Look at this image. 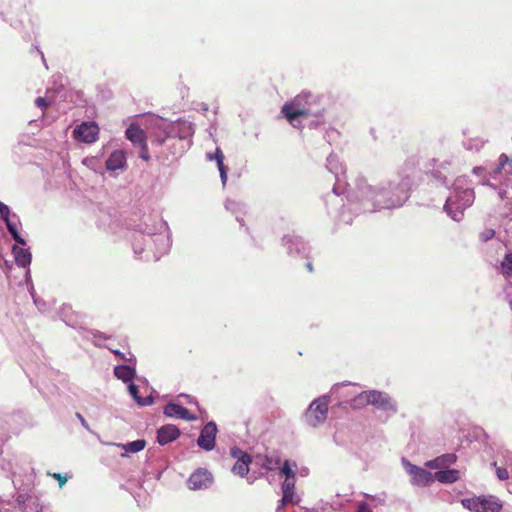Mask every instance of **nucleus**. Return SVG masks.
<instances>
[{
	"mask_svg": "<svg viewBox=\"0 0 512 512\" xmlns=\"http://www.w3.org/2000/svg\"><path fill=\"white\" fill-rule=\"evenodd\" d=\"M164 416L172 419H181L186 421H195L197 417L191 414L187 408L181 404L170 401L163 408Z\"/></svg>",
	"mask_w": 512,
	"mask_h": 512,
	"instance_id": "16",
	"label": "nucleus"
},
{
	"mask_svg": "<svg viewBox=\"0 0 512 512\" xmlns=\"http://www.w3.org/2000/svg\"><path fill=\"white\" fill-rule=\"evenodd\" d=\"M29 292H30V295H31V297L33 299V302L36 305V307L38 308V310L40 312H45L47 310V304H46V302L44 300H42L41 298L36 296L35 290H34V287H33L32 284L29 287Z\"/></svg>",
	"mask_w": 512,
	"mask_h": 512,
	"instance_id": "34",
	"label": "nucleus"
},
{
	"mask_svg": "<svg viewBox=\"0 0 512 512\" xmlns=\"http://www.w3.org/2000/svg\"><path fill=\"white\" fill-rule=\"evenodd\" d=\"M481 496L461 499L462 506L471 512H481Z\"/></svg>",
	"mask_w": 512,
	"mask_h": 512,
	"instance_id": "29",
	"label": "nucleus"
},
{
	"mask_svg": "<svg viewBox=\"0 0 512 512\" xmlns=\"http://www.w3.org/2000/svg\"><path fill=\"white\" fill-rule=\"evenodd\" d=\"M308 474V469L307 468H303L301 471H300V475L301 476H306Z\"/></svg>",
	"mask_w": 512,
	"mask_h": 512,
	"instance_id": "57",
	"label": "nucleus"
},
{
	"mask_svg": "<svg viewBox=\"0 0 512 512\" xmlns=\"http://www.w3.org/2000/svg\"><path fill=\"white\" fill-rule=\"evenodd\" d=\"M466 176L455 179L452 191L447 197L444 210L454 221L459 222L463 218L464 211L470 207L475 200L473 188L469 186Z\"/></svg>",
	"mask_w": 512,
	"mask_h": 512,
	"instance_id": "4",
	"label": "nucleus"
},
{
	"mask_svg": "<svg viewBox=\"0 0 512 512\" xmlns=\"http://www.w3.org/2000/svg\"><path fill=\"white\" fill-rule=\"evenodd\" d=\"M505 176H512V162L510 164H507L505 172Z\"/></svg>",
	"mask_w": 512,
	"mask_h": 512,
	"instance_id": "52",
	"label": "nucleus"
},
{
	"mask_svg": "<svg viewBox=\"0 0 512 512\" xmlns=\"http://www.w3.org/2000/svg\"><path fill=\"white\" fill-rule=\"evenodd\" d=\"M356 405H373L379 410L396 413L397 407L393 399L385 392L369 390L361 392L354 398Z\"/></svg>",
	"mask_w": 512,
	"mask_h": 512,
	"instance_id": "5",
	"label": "nucleus"
},
{
	"mask_svg": "<svg viewBox=\"0 0 512 512\" xmlns=\"http://www.w3.org/2000/svg\"><path fill=\"white\" fill-rule=\"evenodd\" d=\"M356 512H372L366 502H360L357 506Z\"/></svg>",
	"mask_w": 512,
	"mask_h": 512,
	"instance_id": "50",
	"label": "nucleus"
},
{
	"mask_svg": "<svg viewBox=\"0 0 512 512\" xmlns=\"http://www.w3.org/2000/svg\"><path fill=\"white\" fill-rule=\"evenodd\" d=\"M179 397L185 398L187 404L198 406L197 400L194 397H192L191 395L182 393L179 395Z\"/></svg>",
	"mask_w": 512,
	"mask_h": 512,
	"instance_id": "49",
	"label": "nucleus"
},
{
	"mask_svg": "<svg viewBox=\"0 0 512 512\" xmlns=\"http://www.w3.org/2000/svg\"><path fill=\"white\" fill-rule=\"evenodd\" d=\"M512 162V157L502 153L499 158L497 164L491 168L487 174L485 175V179L480 181V184L489 186L491 188H496V183H502V181H506L507 178L504 174L507 164Z\"/></svg>",
	"mask_w": 512,
	"mask_h": 512,
	"instance_id": "10",
	"label": "nucleus"
},
{
	"mask_svg": "<svg viewBox=\"0 0 512 512\" xmlns=\"http://www.w3.org/2000/svg\"><path fill=\"white\" fill-rule=\"evenodd\" d=\"M425 465L431 469H439L440 467H442L439 457L427 461Z\"/></svg>",
	"mask_w": 512,
	"mask_h": 512,
	"instance_id": "44",
	"label": "nucleus"
},
{
	"mask_svg": "<svg viewBox=\"0 0 512 512\" xmlns=\"http://www.w3.org/2000/svg\"><path fill=\"white\" fill-rule=\"evenodd\" d=\"M76 417L77 419L80 421V424L82 425V427L87 430L88 432H92L88 422L85 420V418L83 417V415L79 412L76 413Z\"/></svg>",
	"mask_w": 512,
	"mask_h": 512,
	"instance_id": "45",
	"label": "nucleus"
},
{
	"mask_svg": "<svg viewBox=\"0 0 512 512\" xmlns=\"http://www.w3.org/2000/svg\"><path fill=\"white\" fill-rule=\"evenodd\" d=\"M126 138L133 143L134 146H143L146 141L145 132L143 129L135 124H130L125 131Z\"/></svg>",
	"mask_w": 512,
	"mask_h": 512,
	"instance_id": "20",
	"label": "nucleus"
},
{
	"mask_svg": "<svg viewBox=\"0 0 512 512\" xmlns=\"http://www.w3.org/2000/svg\"><path fill=\"white\" fill-rule=\"evenodd\" d=\"M281 242L289 256L300 259L308 257L310 248L302 237L295 234H287L282 237Z\"/></svg>",
	"mask_w": 512,
	"mask_h": 512,
	"instance_id": "8",
	"label": "nucleus"
},
{
	"mask_svg": "<svg viewBox=\"0 0 512 512\" xmlns=\"http://www.w3.org/2000/svg\"><path fill=\"white\" fill-rule=\"evenodd\" d=\"M218 433L217 425L214 421L206 423L198 436L197 445L205 451H212L216 445V436Z\"/></svg>",
	"mask_w": 512,
	"mask_h": 512,
	"instance_id": "12",
	"label": "nucleus"
},
{
	"mask_svg": "<svg viewBox=\"0 0 512 512\" xmlns=\"http://www.w3.org/2000/svg\"><path fill=\"white\" fill-rule=\"evenodd\" d=\"M20 244H15L12 246L11 252L13 254L15 263L17 266L22 268L30 267L32 262V253L29 248H25L24 246L20 247Z\"/></svg>",
	"mask_w": 512,
	"mask_h": 512,
	"instance_id": "19",
	"label": "nucleus"
},
{
	"mask_svg": "<svg viewBox=\"0 0 512 512\" xmlns=\"http://www.w3.org/2000/svg\"><path fill=\"white\" fill-rule=\"evenodd\" d=\"M99 126L95 121H84L73 130V138L82 143L91 144L98 140Z\"/></svg>",
	"mask_w": 512,
	"mask_h": 512,
	"instance_id": "11",
	"label": "nucleus"
},
{
	"mask_svg": "<svg viewBox=\"0 0 512 512\" xmlns=\"http://www.w3.org/2000/svg\"><path fill=\"white\" fill-rule=\"evenodd\" d=\"M206 157L210 161H216L220 174L222 185L225 186L227 182V167L224 165V154L220 148H216L214 153H207Z\"/></svg>",
	"mask_w": 512,
	"mask_h": 512,
	"instance_id": "22",
	"label": "nucleus"
},
{
	"mask_svg": "<svg viewBox=\"0 0 512 512\" xmlns=\"http://www.w3.org/2000/svg\"><path fill=\"white\" fill-rule=\"evenodd\" d=\"M181 435L180 429L174 424H165L156 431V442L165 446L177 440Z\"/></svg>",
	"mask_w": 512,
	"mask_h": 512,
	"instance_id": "17",
	"label": "nucleus"
},
{
	"mask_svg": "<svg viewBox=\"0 0 512 512\" xmlns=\"http://www.w3.org/2000/svg\"><path fill=\"white\" fill-rule=\"evenodd\" d=\"M323 96L303 92L283 105L281 112L294 128H316L324 123Z\"/></svg>",
	"mask_w": 512,
	"mask_h": 512,
	"instance_id": "3",
	"label": "nucleus"
},
{
	"mask_svg": "<svg viewBox=\"0 0 512 512\" xmlns=\"http://www.w3.org/2000/svg\"><path fill=\"white\" fill-rule=\"evenodd\" d=\"M25 269H26L25 279H26L27 282H29L31 280L30 269H29V267L25 268Z\"/></svg>",
	"mask_w": 512,
	"mask_h": 512,
	"instance_id": "55",
	"label": "nucleus"
},
{
	"mask_svg": "<svg viewBox=\"0 0 512 512\" xmlns=\"http://www.w3.org/2000/svg\"><path fill=\"white\" fill-rule=\"evenodd\" d=\"M213 482L212 474L205 468L195 470L188 478L187 484L191 490L207 489Z\"/></svg>",
	"mask_w": 512,
	"mask_h": 512,
	"instance_id": "14",
	"label": "nucleus"
},
{
	"mask_svg": "<svg viewBox=\"0 0 512 512\" xmlns=\"http://www.w3.org/2000/svg\"><path fill=\"white\" fill-rule=\"evenodd\" d=\"M54 477L60 482V485H62L66 482V478L62 477L61 474H55Z\"/></svg>",
	"mask_w": 512,
	"mask_h": 512,
	"instance_id": "54",
	"label": "nucleus"
},
{
	"mask_svg": "<svg viewBox=\"0 0 512 512\" xmlns=\"http://www.w3.org/2000/svg\"><path fill=\"white\" fill-rule=\"evenodd\" d=\"M329 403V395H323L314 399L304 414L306 423L314 428L324 423L327 419Z\"/></svg>",
	"mask_w": 512,
	"mask_h": 512,
	"instance_id": "6",
	"label": "nucleus"
},
{
	"mask_svg": "<svg viewBox=\"0 0 512 512\" xmlns=\"http://www.w3.org/2000/svg\"><path fill=\"white\" fill-rule=\"evenodd\" d=\"M225 209L232 214L235 215L236 221L241 225L244 226V219L243 216L246 213V205L242 202H238L232 199H227L225 201Z\"/></svg>",
	"mask_w": 512,
	"mask_h": 512,
	"instance_id": "24",
	"label": "nucleus"
},
{
	"mask_svg": "<svg viewBox=\"0 0 512 512\" xmlns=\"http://www.w3.org/2000/svg\"><path fill=\"white\" fill-rule=\"evenodd\" d=\"M459 478L460 472L457 469L438 470L434 473V480L443 484H452L458 481Z\"/></svg>",
	"mask_w": 512,
	"mask_h": 512,
	"instance_id": "27",
	"label": "nucleus"
},
{
	"mask_svg": "<svg viewBox=\"0 0 512 512\" xmlns=\"http://www.w3.org/2000/svg\"><path fill=\"white\" fill-rule=\"evenodd\" d=\"M49 101L45 97H37L35 99V105L38 108L45 109L49 106Z\"/></svg>",
	"mask_w": 512,
	"mask_h": 512,
	"instance_id": "43",
	"label": "nucleus"
},
{
	"mask_svg": "<svg viewBox=\"0 0 512 512\" xmlns=\"http://www.w3.org/2000/svg\"><path fill=\"white\" fill-rule=\"evenodd\" d=\"M93 335H94V337H95V338H105V339L107 338V337H105V336H104V334H103L102 332H100V331H96L95 333H93Z\"/></svg>",
	"mask_w": 512,
	"mask_h": 512,
	"instance_id": "56",
	"label": "nucleus"
},
{
	"mask_svg": "<svg viewBox=\"0 0 512 512\" xmlns=\"http://www.w3.org/2000/svg\"><path fill=\"white\" fill-rule=\"evenodd\" d=\"M280 463L281 459L279 456L266 455L263 458L261 466L268 471H273L279 467Z\"/></svg>",
	"mask_w": 512,
	"mask_h": 512,
	"instance_id": "30",
	"label": "nucleus"
},
{
	"mask_svg": "<svg viewBox=\"0 0 512 512\" xmlns=\"http://www.w3.org/2000/svg\"><path fill=\"white\" fill-rule=\"evenodd\" d=\"M6 228L13 238V240L20 244L21 246H26V240L20 235L18 230V225L20 224L19 217L16 214H13L12 217L4 220Z\"/></svg>",
	"mask_w": 512,
	"mask_h": 512,
	"instance_id": "21",
	"label": "nucleus"
},
{
	"mask_svg": "<svg viewBox=\"0 0 512 512\" xmlns=\"http://www.w3.org/2000/svg\"><path fill=\"white\" fill-rule=\"evenodd\" d=\"M297 464L295 461L285 460L280 468V474L285 478L295 477V468Z\"/></svg>",
	"mask_w": 512,
	"mask_h": 512,
	"instance_id": "32",
	"label": "nucleus"
},
{
	"mask_svg": "<svg viewBox=\"0 0 512 512\" xmlns=\"http://www.w3.org/2000/svg\"><path fill=\"white\" fill-rule=\"evenodd\" d=\"M12 215L9 206L0 201V218L4 221Z\"/></svg>",
	"mask_w": 512,
	"mask_h": 512,
	"instance_id": "37",
	"label": "nucleus"
},
{
	"mask_svg": "<svg viewBox=\"0 0 512 512\" xmlns=\"http://www.w3.org/2000/svg\"><path fill=\"white\" fill-rule=\"evenodd\" d=\"M505 298L510 309L512 310V293H507Z\"/></svg>",
	"mask_w": 512,
	"mask_h": 512,
	"instance_id": "53",
	"label": "nucleus"
},
{
	"mask_svg": "<svg viewBox=\"0 0 512 512\" xmlns=\"http://www.w3.org/2000/svg\"><path fill=\"white\" fill-rule=\"evenodd\" d=\"M124 450L121 457H128L129 454L138 453L146 447V440L137 439L127 443H110Z\"/></svg>",
	"mask_w": 512,
	"mask_h": 512,
	"instance_id": "25",
	"label": "nucleus"
},
{
	"mask_svg": "<svg viewBox=\"0 0 512 512\" xmlns=\"http://www.w3.org/2000/svg\"><path fill=\"white\" fill-rule=\"evenodd\" d=\"M289 502H280V505L278 506V508H281V507H284L285 505H287Z\"/></svg>",
	"mask_w": 512,
	"mask_h": 512,
	"instance_id": "59",
	"label": "nucleus"
},
{
	"mask_svg": "<svg viewBox=\"0 0 512 512\" xmlns=\"http://www.w3.org/2000/svg\"><path fill=\"white\" fill-rule=\"evenodd\" d=\"M411 181L408 177H397L388 182L372 186L365 179H358L356 187L347 194V205H343L339 221L351 224L349 213H372L381 209L401 207L410 196Z\"/></svg>",
	"mask_w": 512,
	"mask_h": 512,
	"instance_id": "1",
	"label": "nucleus"
},
{
	"mask_svg": "<svg viewBox=\"0 0 512 512\" xmlns=\"http://www.w3.org/2000/svg\"><path fill=\"white\" fill-rule=\"evenodd\" d=\"M230 452L231 456L237 459L236 463L232 467V472L240 477H245L249 472V465L252 462V457L238 447L231 448Z\"/></svg>",
	"mask_w": 512,
	"mask_h": 512,
	"instance_id": "15",
	"label": "nucleus"
},
{
	"mask_svg": "<svg viewBox=\"0 0 512 512\" xmlns=\"http://www.w3.org/2000/svg\"><path fill=\"white\" fill-rule=\"evenodd\" d=\"M127 165L126 154L123 150H114L106 160L105 167L109 172L124 170Z\"/></svg>",
	"mask_w": 512,
	"mask_h": 512,
	"instance_id": "18",
	"label": "nucleus"
},
{
	"mask_svg": "<svg viewBox=\"0 0 512 512\" xmlns=\"http://www.w3.org/2000/svg\"><path fill=\"white\" fill-rule=\"evenodd\" d=\"M109 349L114 355L121 357V359H123L125 361H129V362L135 361V357L132 354L130 355V358H126L125 355L122 352H120L118 349H111V348H109Z\"/></svg>",
	"mask_w": 512,
	"mask_h": 512,
	"instance_id": "46",
	"label": "nucleus"
},
{
	"mask_svg": "<svg viewBox=\"0 0 512 512\" xmlns=\"http://www.w3.org/2000/svg\"><path fill=\"white\" fill-rule=\"evenodd\" d=\"M132 247L139 258L159 260L171 248L169 226L159 216L147 215L136 226Z\"/></svg>",
	"mask_w": 512,
	"mask_h": 512,
	"instance_id": "2",
	"label": "nucleus"
},
{
	"mask_svg": "<svg viewBox=\"0 0 512 512\" xmlns=\"http://www.w3.org/2000/svg\"><path fill=\"white\" fill-rule=\"evenodd\" d=\"M166 133L165 138H158L157 141L160 145H167L169 141L178 138L179 140H188L194 134V127L190 121L178 120L169 123L164 129Z\"/></svg>",
	"mask_w": 512,
	"mask_h": 512,
	"instance_id": "7",
	"label": "nucleus"
},
{
	"mask_svg": "<svg viewBox=\"0 0 512 512\" xmlns=\"http://www.w3.org/2000/svg\"><path fill=\"white\" fill-rule=\"evenodd\" d=\"M500 184V186L496 184V188L493 189L497 190L498 196L501 200L509 198V191L507 190V185L505 184V181H502V183Z\"/></svg>",
	"mask_w": 512,
	"mask_h": 512,
	"instance_id": "36",
	"label": "nucleus"
},
{
	"mask_svg": "<svg viewBox=\"0 0 512 512\" xmlns=\"http://www.w3.org/2000/svg\"><path fill=\"white\" fill-rule=\"evenodd\" d=\"M138 147L140 148L139 157L144 161H148L150 159V154L148 151L147 142L143 146Z\"/></svg>",
	"mask_w": 512,
	"mask_h": 512,
	"instance_id": "41",
	"label": "nucleus"
},
{
	"mask_svg": "<svg viewBox=\"0 0 512 512\" xmlns=\"http://www.w3.org/2000/svg\"><path fill=\"white\" fill-rule=\"evenodd\" d=\"M442 466L454 464L457 461V456L454 453H447L439 456Z\"/></svg>",
	"mask_w": 512,
	"mask_h": 512,
	"instance_id": "35",
	"label": "nucleus"
},
{
	"mask_svg": "<svg viewBox=\"0 0 512 512\" xmlns=\"http://www.w3.org/2000/svg\"><path fill=\"white\" fill-rule=\"evenodd\" d=\"M26 500H27V497L25 494L20 493L17 495L16 502L18 503L19 506H23L25 504Z\"/></svg>",
	"mask_w": 512,
	"mask_h": 512,
	"instance_id": "51",
	"label": "nucleus"
},
{
	"mask_svg": "<svg viewBox=\"0 0 512 512\" xmlns=\"http://www.w3.org/2000/svg\"><path fill=\"white\" fill-rule=\"evenodd\" d=\"M128 391L133 400L141 407L150 406L154 403V397L152 395L141 397L138 386L133 382L128 383Z\"/></svg>",
	"mask_w": 512,
	"mask_h": 512,
	"instance_id": "28",
	"label": "nucleus"
},
{
	"mask_svg": "<svg viewBox=\"0 0 512 512\" xmlns=\"http://www.w3.org/2000/svg\"><path fill=\"white\" fill-rule=\"evenodd\" d=\"M472 173L476 176H483V179H485V175L487 174L486 170L482 166H476L473 168Z\"/></svg>",
	"mask_w": 512,
	"mask_h": 512,
	"instance_id": "47",
	"label": "nucleus"
},
{
	"mask_svg": "<svg viewBox=\"0 0 512 512\" xmlns=\"http://www.w3.org/2000/svg\"><path fill=\"white\" fill-rule=\"evenodd\" d=\"M481 512H500L503 502L495 495H481Z\"/></svg>",
	"mask_w": 512,
	"mask_h": 512,
	"instance_id": "23",
	"label": "nucleus"
},
{
	"mask_svg": "<svg viewBox=\"0 0 512 512\" xmlns=\"http://www.w3.org/2000/svg\"><path fill=\"white\" fill-rule=\"evenodd\" d=\"M306 267H307V269H308L310 272H312V271H313V266H312V263H311V262H307V263H306Z\"/></svg>",
	"mask_w": 512,
	"mask_h": 512,
	"instance_id": "58",
	"label": "nucleus"
},
{
	"mask_svg": "<svg viewBox=\"0 0 512 512\" xmlns=\"http://www.w3.org/2000/svg\"><path fill=\"white\" fill-rule=\"evenodd\" d=\"M296 478H285L282 483V490L290 491L295 490Z\"/></svg>",
	"mask_w": 512,
	"mask_h": 512,
	"instance_id": "39",
	"label": "nucleus"
},
{
	"mask_svg": "<svg viewBox=\"0 0 512 512\" xmlns=\"http://www.w3.org/2000/svg\"><path fill=\"white\" fill-rule=\"evenodd\" d=\"M327 170L335 177V184L333 186V194L338 197L341 194L340 183L345 180V171L343 165L340 163L338 156L331 153L326 161Z\"/></svg>",
	"mask_w": 512,
	"mask_h": 512,
	"instance_id": "13",
	"label": "nucleus"
},
{
	"mask_svg": "<svg viewBox=\"0 0 512 512\" xmlns=\"http://www.w3.org/2000/svg\"><path fill=\"white\" fill-rule=\"evenodd\" d=\"M495 236V231L493 229H485L481 234L480 238L483 242H487L493 239Z\"/></svg>",
	"mask_w": 512,
	"mask_h": 512,
	"instance_id": "40",
	"label": "nucleus"
},
{
	"mask_svg": "<svg viewBox=\"0 0 512 512\" xmlns=\"http://www.w3.org/2000/svg\"><path fill=\"white\" fill-rule=\"evenodd\" d=\"M500 267L502 270V274L506 278L512 277V251L508 252L504 255V257L500 263Z\"/></svg>",
	"mask_w": 512,
	"mask_h": 512,
	"instance_id": "31",
	"label": "nucleus"
},
{
	"mask_svg": "<svg viewBox=\"0 0 512 512\" xmlns=\"http://www.w3.org/2000/svg\"><path fill=\"white\" fill-rule=\"evenodd\" d=\"M401 462L405 471L410 475L413 486L425 487L434 482V474L430 471L412 464L406 458H402Z\"/></svg>",
	"mask_w": 512,
	"mask_h": 512,
	"instance_id": "9",
	"label": "nucleus"
},
{
	"mask_svg": "<svg viewBox=\"0 0 512 512\" xmlns=\"http://www.w3.org/2000/svg\"><path fill=\"white\" fill-rule=\"evenodd\" d=\"M432 175L441 184H443L445 186L448 185L447 177L445 175H443L441 171L436 170V171L433 172Z\"/></svg>",
	"mask_w": 512,
	"mask_h": 512,
	"instance_id": "42",
	"label": "nucleus"
},
{
	"mask_svg": "<svg viewBox=\"0 0 512 512\" xmlns=\"http://www.w3.org/2000/svg\"><path fill=\"white\" fill-rule=\"evenodd\" d=\"M294 490L286 491L282 490V499L280 502H289V503H296L297 500L294 499Z\"/></svg>",
	"mask_w": 512,
	"mask_h": 512,
	"instance_id": "38",
	"label": "nucleus"
},
{
	"mask_svg": "<svg viewBox=\"0 0 512 512\" xmlns=\"http://www.w3.org/2000/svg\"><path fill=\"white\" fill-rule=\"evenodd\" d=\"M486 140L481 138H471L464 142V147L467 150L479 151L485 144Z\"/></svg>",
	"mask_w": 512,
	"mask_h": 512,
	"instance_id": "33",
	"label": "nucleus"
},
{
	"mask_svg": "<svg viewBox=\"0 0 512 512\" xmlns=\"http://www.w3.org/2000/svg\"><path fill=\"white\" fill-rule=\"evenodd\" d=\"M496 474L500 480H506L509 477V474H508V471L506 468H497Z\"/></svg>",
	"mask_w": 512,
	"mask_h": 512,
	"instance_id": "48",
	"label": "nucleus"
},
{
	"mask_svg": "<svg viewBox=\"0 0 512 512\" xmlns=\"http://www.w3.org/2000/svg\"><path fill=\"white\" fill-rule=\"evenodd\" d=\"M114 375L117 379L128 384L133 382L136 377V370L130 365L122 364L114 367Z\"/></svg>",
	"mask_w": 512,
	"mask_h": 512,
	"instance_id": "26",
	"label": "nucleus"
}]
</instances>
